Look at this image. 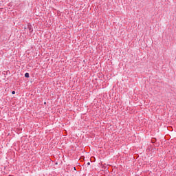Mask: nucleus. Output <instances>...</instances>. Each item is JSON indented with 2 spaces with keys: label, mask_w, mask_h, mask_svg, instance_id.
Listing matches in <instances>:
<instances>
[{
  "label": "nucleus",
  "mask_w": 176,
  "mask_h": 176,
  "mask_svg": "<svg viewBox=\"0 0 176 176\" xmlns=\"http://www.w3.org/2000/svg\"><path fill=\"white\" fill-rule=\"evenodd\" d=\"M28 29H29L30 32H32L33 30H32V25H28Z\"/></svg>",
  "instance_id": "obj_1"
},
{
  "label": "nucleus",
  "mask_w": 176,
  "mask_h": 176,
  "mask_svg": "<svg viewBox=\"0 0 176 176\" xmlns=\"http://www.w3.org/2000/svg\"><path fill=\"white\" fill-rule=\"evenodd\" d=\"M25 78H30V74L25 73Z\"/></svg>",
  "instance_id": "obj_2"
},
{
  "label": "nucleus",
  "mask_w": 176,
  "mask_h": 176,
  "mask_svg": "<svg viewBox=\"0 0 176 176\" xmlns=\"http://www.w3.org/2000/svg\"><path fill=\"white\" fill-rule=\"evenodd\" d=\"M12 94H16V91H12Z\"/></svg>",
  "instance_id": "obj_3"
},
{
  "label": "nucleus",
  "mask_w": 176,
  "mask_h": 176,
  "mask_svg": "<svg viewBox=\"0 0 176 176\" xmlns=\"http://www.w3.org/2000/svg\"><path fill=\"white\" fill-rule=\"evenodd\" d=\"M88 164H90V162H88Z\"/></svg>",
  "instance_id": "obj_4"
}]
</instances>
